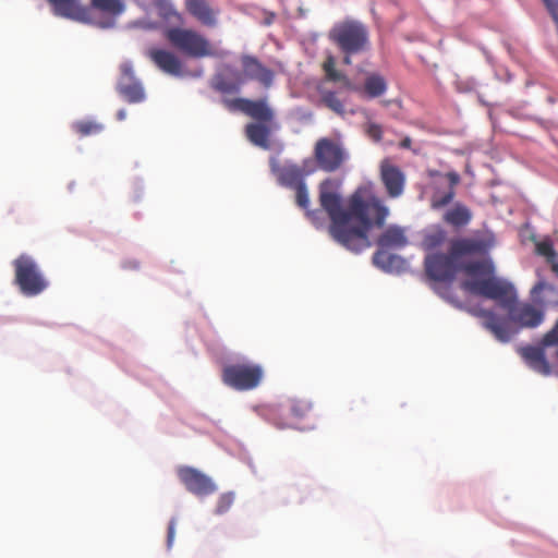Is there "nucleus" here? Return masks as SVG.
Masks as SVG:
<instances>
[{
    "label": "nucleus",
    "mask_w": 558,
    "mask_h": 558,
    "mask_svg": "<svg viewBox=\"0 0 558 558\" xmlns=\"http://www.w3.org/2000/svg\"><path fill=\"white\" fill-rule=\"evenodd\" d=\"M336 190L337 184L330 179L319 184V203L330 219L329 233L345 248L361 252L371 246V227H383L389 210L379 197L371 195L365 198L361 192L352 194L348 207L343 208Z\"/></svg>",
    "instance_id": "obj_1"
},
{
    "label": "nucleus",
    "mask_w": 558,
    "mask_h": 558,
    "mask_svg": "<svg viewBox=\"0 0 558 558\" xmlns=\"http://www.w3.org/2000/svg\"><path fill=\"white\" fill-rule=\"evenodd\" d=\"M464 284L465 291L481 294L509 312L510 316L505 317L478 306L466 307L471 315L482 319V326L499 342H509L518 332L512 324L520 328H536L545 319L544 310L532 301L518 304L517 291L509 281H464Z\"/></svg>",
    "instance_id": "obj_2"
},
{
    "label": "nucleus",
    "mask_w": 558,
    "mask_h": 558,
    "mask_svg": "<svg viewBox=\"0 0 558 558\" xmlns=\"http://www.w3.org/2000/svg\"><path fill=\"white\" fill-rule=\"evenodd\" d=\"M428 279H454L458 272L471 279H496L495 267L488 256V244L475 236L450 241L448 253H432L424 260Z\"/></svg>",
    "instance_id": "obj_3"
},
{
    "label": "nucleus",
    "mask_w": 558,
    "mask_h": 558,
    "mask_svg": "<svg viewBox=\"0 0 558 558\" xmlns=\"http://www.w3.org/2000/svg\"><path fill=\"white\" fill-rule=\"evenodd\" d=\"M48 2L57 16L100 28L113 27L117 19L126 10L124 0H89V5L83 4L81 0H48Z\"/></svg>",
    "instance_id": "obj_4"
},
{
    "label": "nucleus",
    "mask_w": 558,
    "mask_h": 558,
    "mask_svg": "<svg viewBox=\"0 0 558 558\" xmlns=\"http://www.w3.org/2000/svg\"><path fill=\"white\" fill-rule=\"evenodd\" d=\"M328 37L343 53V63L351 64V57L362 53L369 48V34L367 27L357 21L337 23L329 32Z\"/></svg>",
    "instance_id": "obj_5"
},
{
    "label": "nucleus",
    "mask_w": 558,
    "mask_h": 558,
    "mask_svg": "<svg viewBox=\"0 0 558 558\" xmlns=\"http://www.w3.org/2000/svg\"><path fill=\"white\" fill-rule=\"evenodd\" d=\"M163 37L178 51L193 59L216 57L217 54L209 39L193 28L166 27Z\"/></svg>",
    "instance_id": "obj_6"
},
{
    "label": "nucleus",
    "mask_w": 558,
    "mask_h": 558,
    "mask_svg": "<svg viewBox=\"0 0 558 558\" xmlns=\"http://www.w3.org/2000/svg\"><path fill=\"white\" fill-rule=\"evenodd\" d=\"M524 362L535 372L549 375L551 369L547 357L558 362V319L536 347L525 345L517 349Z\"/></svg>",
    "instance_id": "obj_7"
},
{
    "label": "nucleus",
    "mask_w": 558,
    "mask_h": 558,
    "mask_svg": "<svg viewBox=\"0 0 558 558\" xmlns=\"http://www.w3.org/2000/svg\"><path fill=\"white\" fill-rule=\"evenodd\" d=\"M263 378V366L247 361L227 364L221 373L223 384L238 391L257 388Z\"/></svg>",
    "instance_id": "obj_8"
},
{
    "label": "nucleus",
    "mask_w": 558,
    "mask_h": 558,
    "mask_svg": "<svg viewBox=\"0 0 558 558\" xmlns=\"http://www.w3.org/2000/svg\"><path fill=\"white\" fill-rule=\"evenodd\" d=\"M222 104L228 110L240 111L256 120V123H272L274 121V111L268 107L265 99L223 98Z\"/></svg>",
    "instance_id": "obj_9"
},
{
    "label": "nucleus",
    "mask_w": 558,
    "mask_h": 558,
    "mask_svg": "<svg viewBox=\"0 0 558 558\" xmlns=\"http://www.w3.org/2000/svg\"><path fill=\"white\" fill-rule=\"evenodd\" d=\"M177 474L186 490L198 497L211 495L217 489L214 481L195 468L186 465L179 466Z\"/></svg>",
    "instance_id": "obj_10"
},
{
    "label": "nucleus",
    "mask_w": 558,
    "mask_h": 558,
    "mask_svg": "<svg viewBox=\"0 0 558 558\" xmlns=\"http://www.w3.org/2000/svg\"><path fill=\"white\" fill-rule=\"evenodd\" d=\"M379 179L389 198H398L403 194L407 182L405 173L391 159L385 158L380 161Z\"/></svg>",
    "instance_id": "obj_11"
},
{
    "label": "nucleus",
    "mask_w": 558,
    "mask_h": 558,
    "mask_svg": "<svg viewBox=\"0 0 558 558\" xmlns=\"http://www.w3.org/2000/svg\"><path fill=\"white\" fill-rule=\"evenodd\" d=\"M430 289L444 300L457 307H464L472 296L483 298L481 294L465 291L464 281H428Z\"/></svg>",
    "instance_id": "obj_12"
},
{
    "label": "nucleus",
    "mask_w": 558,
    "mask_h": 558,
    "mask_svg": "<svg viewBox=\"0 0 558 558\" xmlns=\"http://www.w3.org/2000/svg\"><path fill=\"white\" fill-rule=\"evenodd\" d=\"M120 77L117 84V92L128 102L136 104L145 99V92L142 83L135 77L133 65L124 62L120 65Z\"/></svg>",
    "instance_id": "obj_13"
},
{
    "label": "nucleus",
    "mask_w": 558,
    "mask_h": 558,
    "mask_svg": "<svg viewBox=\"0 0 558 558\" xmlns=\"http://www.w3.org/2000/svg\"><path fill=\"white\" fill-rule=\"evenodd\" d=\"M314 154L319 168L326 172L338 170L344 160L342 148L329 138H320Z\"/></svg>",
    "instance_id": "obj_14"
},
{
    "label": "nucleus",
    "mask_w": 558,
    "mask_h": 558,
    "mask_svg": "<svg viewBox=\"0 0 558 558\" xmlns=\"http://www.w3.org/2000/svg\"><path fill=\"white\" fill-rule=\"evenodd\" d=\"M149 60L163 73L181 77L185 74L183 61L173 51L166 48H150L147 51Z\"/></svg>",
    "instance_id": "obj_15"
},
{
    "label": "nucleus",
    "mask_w": 558,
    "mask_h": 558,
    "mask_svg": "<svg viewBox=\"0 0 558 558\" xmlns=\"http://www.w3.org/2000/svg\"><path fill=\"white\" fill-rule=\"evenodd\" d=\"M347 89L355 92L362 98L375 99L384 96L388 90L387 78L377 71L365 72L361 84H353Z\"/></svg>",
    "instance_id": "obj_16"
},
{
    "label": "nucleus",
    "mask_w": 558,
    "mask_h": 558,
    "mask_svg": "<svg viewBox=\"0 0 558 558\" xmlns=\"http://www.w3.org/2000/svg\"><path fill=\"white\" fill-rule=\"evenodd\" d=\"M241 65L244 84L247 81H257L265 88H269L272 85L275 78L274 71L265 66L256 57L243 54L241 57Z\"/></svg>",
    "instance_id": "obj_17"
},
{
    "label": "nucleus",
    "mask_w": 558,
    "mask_h": 558,
    "mask_svg": "<svg viewBox=\"0 0 558 558\" xmlns=\"http://www.w3.org/2000/svg\"><path fill=\"white\" fill-rule=\"evenodd\" d=\"M243 85L242 73L229 66L223 72L216 73L210 81L211 88L222 95L238 94Z\"/></svg>",
    "instance_id": "obj_18"
},
{
    "label": "nucleus",
    "mask_w": 558,
    "mask_h": 558,
    "mask_svg": "<svg viewBox=\"0 0 558 558\" xmlns=\"http://www.w3.org/2000/svg\"><path fill=\"white\" fill-rule=\"evenodd\" d=\"M271 171L276 174L280 185L294 189L304 182L307 174L303 168L294 163L278 165L275 160L271 162Z\"/></svg>",
    "instance_id": "obj_19"
},
{
    "label": "nucleus",
    "mask_w": 558,
    "mask_h": 558,
    "mask_svg": "<svg viewBox=\"0 0 558 558\" xmlns=\"http://www.w3.org/2000/svg\"><path fill=\"white\" fill-rule=\"evenodd\" d=\"M531 301L546 308H558V288L549 281H538L531 290Z\"/></svg>",
    "instance_id": "obj_20"
},
{
    "label": "nucleus",
    "mask_w": 558,
    "mask_h": 558,
    "mask_svg": "<svg viewBox=\"0 0 558 558\" xmlns=\"http://www.w3.org/2000/svg\"><path fill=\"white\" fill-rule=\"evenodd\" d=\"M184 5L190 15L202 25L207 27L217 25L219 11L211 8L206 0H185Z\"/></svg>",
    "instance_id": "obj_21"
},
{
    "label": "nucleus",
    "mask_w": 558,
    "mask_h": 558,
    "mask_svg": "<svg viewBox=\"0 0 558 558\" xmlns=\"http://www.w3.org/2000/svg\"><path fill=\"white\" fill-rule=\"evenodd\" d=\"M271 124L272 123H248L245 126V135L247 140L257 147L269 149L271 147Z\"/></svg>",
    "instance_id": "obj_22"
},
{
    "label": "nucleus",
    "mask_w": 558,
    "mask_h": 558,
    "mask_svg": "<svg viewBox=\"0 0 558 558\" xmlns=\"http://www.w3.org/2000/svg\"><path fill=\"white\" fill-rule=\"evenodd\" d=\"M15 279H41V271L34 260L28 255H21L14 262Z\"/></svg>",
    "instance_id": "obj_23"
},
{
    "label": "nucleus",
    "mask_w": 558,
    "mask_h": 558,
    "mask_svg": "<svg viewBox=\"0 0 558 558\" xmlns=\"http://www.w3.org/2000/svg\"><path fill=\"white\" fill-rule=\"evenodd\" d=\"M408 239L402 228L390 226L377 239V245L380 248H401L405 246Z\"/></svg>",
    "instance_id": "obj_24"
},
{
    "label": "nucleus",
    "mask_w": 558,
    "mask_h": 558,
    "mask_svg": "<svg viewBox=\"0 0 558 558\" xmlns=\"http://www.w3.org/2000/svg\"><path fill=\"white\" fill-rule=\"evenodd\" d=\"M320 102L339 117L347 114L345 102L341 99L340 93L325 87L318 88Z\"/></svg>",
    "instance_id": "obj_25"
},
{
    "label": "nucleus",
    "mask_w": 558,
    "mask_h": 558,
    "mask_svg": "<svg viewBox=\"0 0 558 558\" xmlns=\"http://www.w3.org/2000/svg\"><path fill=\"white\" fill-rule=\"evenodd\" d=\"M535 253L545 258L546 264L555 276L558 277V253L550 239H544L535 243Z\"/></svg>",
    "instance_id": "obj_26"
},
{
    "label": "nucleus",
    "mask_w": 558,
    "mask_h": 558,
    "mask_svg": "<svg viewBox=\"0 0 558 558\" xmlns=\"http://www.w3.org/2000/svg\"><path fill=\"white\" fill-rule=\"evenodd\" d=\"M387 250L388 248L379 247V250L373 256V263L376 267L387 272H391L400 268L403 262L397 255L387 252Z\"/></svg>",
    "instance_id": "obj_27"
},
{
    "label": "nucleus",
    "mask_w": 558,
    "mask_h": 558,
    "mask_svg": "<svg viewBox=\"0 0 558 558\" xmlns=\"http://www.w3.org/2000/svg\"><path fill=\"white\" fill-rule=\"evenodd\" d=\"M472 218V214L469 208L464 205L457 204L453 208L446 211L444 220L456 228L466 226Z\"/></svg>",
    "instance_id": "obj_28"
},
{
    "label": "nucleus",
    "mask_w": 558,
    "mask_h": 558,
    "mask_svg": "<svg viewBox=\"0 0 558 558\" xmlns=\"http://www.w3.org/2000/svg\"><path fill=\"white\" fill-rule=\"evenodd\" d=\"M153 5L162 21L183 23V15L177 10L171 0H154Z\"/></svg>",
    "instance_id": "obj_29"
},
{
    "label": "nucleus",
    "mask_w": 558,
    "mask_h": 558,
    "mask_svg": "<svg viewBox=\"0 0 558 558\" xmlns=\"http://www.w3.org/2000/svg\"><path fill=\"white\" fill-rule=\"evenodd\" d=\"M322 68L327 81L340 82L344 88L351 87L350 78L344 73L336 69V59L332 54H328L325 58Z\"/></svg>",
    "instance_id": "obj_30"
},
{
    "label": "nucleus",
    "mask_w": 558,
    "mask_h": 558,
    "mask_svg": "<svg viewBox=\"0 0 558 558\" xmlns=\"http://www.w3.org/2000/svg\"><path fill=\"white\" fill-rule=\"evenodd\" d=\"M72 129L81 137H86L100 133L104 130L102 124L92 120H81L72 124Z\"/></svg>",
    "instance_id": "obj_31"
},
{
    "label": "nucleus",
    "mask_w": 558,
    "mask_h": 558,
    "mask_svg": "<svg viewBox=\"0 0 558 558\" xmlns=\"http://www.w3.org/2000/svg\"><path fill=\"white\" fill-rule=\"evenodd\" d=\"M446 236L445 230L437 229L424 235L422 245L426 251H433L444 244Z\"/></svg>",
    "instance_id": "obj_32"
},
{
    "label": "nucleus",
    "mask_w": 558,
    "mask_h": 558,
    "mask_svg": "<svg viewBox=\"0 0 558 558\" xmlns=\"http://www.w3.org/2000/svg\"><path fill=\"white\" fill-rule=\"evenodd\" d=\"M19 290L26 296L40 293L46 288V281H15Z\"/></svg>",
    "instance_id": "obj_33"
},
{
    "label": "nucleus",
    "mask_w": 558,
    "mask_h": 558,
    "mask_svg": "<svg viewBox=\"0 0 558 558\" xmlns=\"http://www.w3.org/2000/svg\"><path fill=\"white\" fill-rule=\"evenodd\" d=\"M312 409V404L306 400H292L289 404V411L291 415L301 420L305 417Z\"/></svg>",
    "instance_id": "obj_34"
},
{
    "label": "nucleus",
    "mask_w": 558,
    "mask_h": 558,
    "mask_svg": "<svg viewBox=\"0 0 558 558\" xmlns=\"http://www.w3.org/2000/svg\"><path fill=\"white\" fill-rule=\"evenodd\" d=\"M234 502V494L229 492L219 496L215 509L216 514L226 513Z\"/></svg>",
    "instance_id": "obj_35"
},
{
    "label": "nucleus",
    "mask_w": 558,
    "mask_h": 558,
    "mask_svg": "<svg viewBox=\"0 0 558 558\" xmlns=\"http://www.w3.org/2000/svg\"><path fill=\"white\" fill-rule=\"evenodd\" d=\"M294 190H295V201H296V204L301 208L307 210L308 205H310V196H308V192H307V189H306V184L303 183V184L294 187Z\"/></svg>",
    "instance_id": "obj_36"
},
{
    "label": "nucleus",
    "mask_w": 558,
    "mask_h": 558,
    "mask_svg": "<svg viewBox=\"0 0 558 558\" xmlns=\"http://www.w3.org/2000/svg\"><path fill=\"white\" fill-rule=\"evenodd\" d=\"M454 195H456V192L452 189H449V191L446 192L442 195H434L433 198H432V206L434 208L445 207L449 203H451V201L453 199Z\"/></svg>",
    "instance_id": "obj_37"
},
{
    "label": "nucleus",
    "mask_w": 558,
    "mask_h": 558,
    "mask_svg": "<svg viewBox=\"0 0 558 558\" xmlns=\"http://www.w3.org/2000/svg\"><path fill=\"white\" fill-rule=\"evenodd\" d=\"M365 132L375 142H380L383 138V129L377 123L368 122L365 126Z\"/></svg>",
    "instance_id": "obj_38"
},
{
    "label": "nucleus",
    "mask_w": 558,
    "mask_h": 558,
    "mask_svg": "<svg viewBox=\"0 0 558 558\" xmlns=\"http://www.w3.org/2000/svg\"><path fill=\"white\" fill-rule=\"evenodd\" d=\"M175 519H171L168 525V533H167V547L170 549L173 545L174 535H175Z\"/></svg>",
    "instance_id": "obj_39"
},
{
    "label": "nucleus",
    "mask_w": 558,
    "mask_h": 558,
    "mask_svg": "<svg viewBox=\"0 0 558 558\" xmlns=\"http://www.w3.org/2000/svg\"><path fill=\"white\" fill-rule=\"evenodd\" d=\"M446 177L449 180L450 189L454 190V186L460 182V177L457 172H448Z\"/></svg>",
    "instance_id": "obj_40"
},
{
    "label": "nucleus",
    "mask_w": 558,
    "mask_h": 558,
    "mask_svg": "<svg viewBox=\"0 0 558 558\" xmlns=\"http://www.w3.org/2000/svg\"><path fill=\"white\" fill-rule=\"evenodd\" d=\"M412 144V141L410 137H405L400 142V147L402 148H410Z\"/></svg>",
    "instance_id": "obj_41"
},
{
    "label": "nucleus",
    "mask_w": 558,
    "mask_h": 558,
    "mask_svg": "<svg viewBox=\"0 0 558 558\" xmlns=\"http://www.w3.org/2000/svg\"><path fill=\"white\" fill-rule=\"evenodd\" d=\"M276 425H277L279 428H290V427H293V423H291V422H281V423H276Z\"/></svg>",
    "instance_id": "obj_42"
},
{
    "label": "nucleus",
    "mask_w": 558,
    "mask_h": 558,
    "mask_svg": "<svg viewBox=\"0 0 558 558\" xmlns=\"http://www.w3.org/2000/svg\"><path fill=\"white\" fill-rule=\"evenodd\" d=\"M126 117V111L124 109H120L118 112H117V119L122 121L124 120Z\"/></svg>",
    "instance_id": "obj_43"
}]
</instances>
